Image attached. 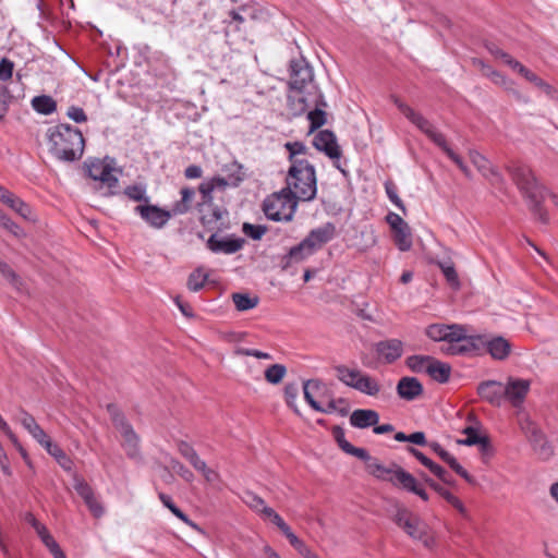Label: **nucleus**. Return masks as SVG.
<instances>
[{
	"mask_svg": "<svg viewBox=\"0 0 558 558\" xmlns=\"http://www.w3.org/2000/svg\"><path fill=\"white\" fill-rule=\"evenodd\" d=\"M392 234L395 244L400 251L407 252L412 247V234L408 223H405V226L395 229L392 231Z\"/></svg>",
	"mask_w": 558,
	"mask_h": 558,
	"instance_id": "nucleus-36",
	"label": "nucleus"
},
{
	"mask_svg": "<svg viewBox=\"0 0 558 558\" xmlns=\"http://www.w3.org/2000/svg\"><path fill=\"white\" fill-rule=\"evenodd\" d=\"M17 421L33 436V438L36 441H38L44 448L47 446L48 442H51L50 437L37 424L34 416H32L27 412L21 411L17 416Z\"/></svg>",
	"mask_w": 558,
	"mask_h": 558,
	"instance_id": "nucleus-23",
	"label": "nucleus"
},
{
	"mask_svg": "<svg viewBox=\"0 0 558 558\" xmlns=\"http://www.w3.org/2000/svg\"><path fill=\"white\" fill-rule=\"evenodd\" d=\"M327 107L322 94L316 90V131L328 122V114L324 110Z\"/></svg>",
	"mask_w": 558,
	"mask_h": 558,
	"instance_id": "nucleus-48",
	"label": "nucleus"
},
{
	"mask_svg": "<svg viewBox=\"0 0 558 558\" xmlns=\"http://www.w3.org/2000/svg\"><path fill=\"white\" fill-rule=\"evenodd\" d=\"M73 487L82 497L87 508L95 518H100L105 513L102 505L95 497V493L89 484L77 474L73 475Z\"/></svg>",
	"mask_w": 558,
	"mask_h": 558,
	"instance_id": "nucleus-12",
	"label": "nucleus"
},
{
	"mask_svg": "<svg viewBox=\"0 0 558 558\" xmlns=\"http://www.w3.org/2000/svg\"><path fill=\"white\" fill-rule=\"evenodd\" d=\"M124 194L132 201L135 202H148L146 196V189L142 185H130L125 187Z\"/></svg>",
	"mask_w": 558,
	"mask_h": 558,
	"instance_id": "nucleus-53",
	"label": "nucleus"
},
{
	"mask_svg": "<svg viewBox=\"0 0 558 558\" xmlns=\"http://www.w3.org/2000/svg\"><path fill=\"white\" fill-rule=\"evenodd\" d=\"M472 163L477 170L487 178L494 185L504 183V178L497 169H495L490 161L476 150H470L469 153Z\"/></svg>",
	"mask_w": 558,
	"mask_h": 558,
	"instance_id": "nucleus-21",
	"label": "nucleus"
},
{
	"mask_svg": "<svg viewBox=\"0 0 558 558\" xmlns=\"http://www.w3.org/2000/svg\"><path fill=\"white\" fill-rule=\"evenodd\" d=\"M314 254V230L310 231L306 238L298 245L291 247L284 256L281 257L280 266L283 270L289 269L295 264L303 263Z\"/></svg>",
	"mask_w": 558,
	"mask_h": 558,
	"instance_id": "nucleus-10",
	"label": "nucleus"
},
{
	"mask_svg": "<svg viewBox=\"0 0 558 558\" xmlns=\"http://www.w3.org/2000/svg\"><path fill=\"white\" fill-rule=\"evenodd\" d=\"M312 80V69L305 64L303 59L290 62V86L292 89L303 92Z\"/></svg>",
	"mask_w": 558,
	"mask_h": 558,
	"instance_id": "nucleus-14",
	"label": "nucleus"
},
{
	"mask_svg": "<svg viewBox=\"0 0 558 558\" xmlns=\"http://www.w3.org/2000/svg\"><path fill=\"white\" fill-rule=\"evenodd\" d=\"M316 411H323L327 413L338 412L341 416H345L348 414V408L345 405V401L343 399L331 400L328 402L327 408L323 409L316 402Z\"/></svg>",
	"mask_w": 558,
	"mask_h": 558,
	"instance_id": "nucleus-51",
	"label": "nucleus"
},
{
	"mask_svg": "<svg viewBox=\"0 0 558 558\" xmlns=\"http://www.w3.org/2000/svg\"><path fill=\"white\" fill-rule=\"evenodd\" d=\"M170 464L172 470L179 474L184 481L192 482L194 480V474L190 471L183 463H181L177 459H171Z\"/></svg>",
	"mask_w": 558,
	"mask_h": 558,
	"instance_id": "nucleus-58",
	"label": "nucleus"
},
{
	"mask_svg": "<svg viewBox=\"0 0 558 558\" xmlns=\"http://www.w3.org/2000/svg\"><path fill=\"white\" fill-rule=\"evenodd\" d=\"M134 210L155 229L163 228L173 215L171 210H165L157 205H138Z\"/></svg>",
	"mask_w": 558,
	"mask_h": 558,
	"instance_id": "nucleus-13",
	"label": "nucleus"
},
{
	"mask_svg": "<svg viewBox=\"0 0 558 558\" xmlns=\"http://www.w3.org/2000/svg\"><path fill=\"white\" fill-rule=\"evenodd\" d=\"M440 148L444 150V153L459 167V169L466 175L470 177L471 171L468 168V166L464 163L462 158L457 155L447 144L445 143V146H440Z\"/></svg>",
	"mask_w": 558,
	"mask_h": 558,
	"instance_id": "nucleus-54",
	"label": "nucleus"
},
{
	"mask_svg": "<svg viewBox=\"0 0 558 558\" xmlns=\"http://www.w3.org/2000/svg\"><path fill=\"white\" fill-rule=\"evenodd\" d=\"M432 360L433 356L429 355H410L405 359V365L413 373L427 374L428 365H430Z\"/></svg>",
	"mask_w": 558,
	"mask_h": 558,
	"instance_id": "nucleus-37",
	"label": "nucleus"
},
{
	"mask_svg": "<svg viewBox=\"0 0 558 558\" xmlns=\"http://www.w3.org/2000/svg\"><path fill=\"white\" fill-rule=\"evenodd\" d=\"M233 303L238 311L244 312L257 306L259 299L257 296H250L245 293H233Z\"/></svg>",
	"mask_w": 558,
	"mask_h": 558,
	"instance_id": "nucleus-42",
	"label": "nucleus"
},
{
	"mask_svg": "<svg viewBox=\"0 0 558 558\" xmlns=\"http://www.w3.org/2000/svg\"><path fill=\"white\" fill-rule=\"evenodd\" d=\"M397 395L405 401H413L421 397L424 392L423 385L415 377H402L396 387Z\"/></svg>",
	"mask_w": 558,
	"mask_h": 558,
	"instance_id": "nucleus-22",
	"label": "nucleus"
},
{
	"mask_svg": "<svg viewBox=\"0 0 558 558\" xmlns=\"http://www.w3.org/2000/svg\"><path fill=\"white\" fill-rule=\"evenodd\" d=\"M365 462L367 472L380 481L390 482L392 485L400 487L399 480H397L399 472L404 471L401 466L392 464L391 466H385L378 459L373 458L368 453V458L361 459Z\"/></svg>",
	"mask_w": 558,
	"mask_h": 558,
	"instance_id": "nucleus-11",
	"label": "nucleus"
},
{
	"mask_svg": "<svg viewBox=\"0 0 558 558\" xmlns=\"http://www.w3.org/2000/svg\"><path fill=\"white\" fill-rule=\"evenodd\" d=\"M359 379L360 380L353 385V389L369 397H376L381 391V386L378 380L369 374L362 373Z\"/></svg>",
	"mask_w": 558,
	"mask_h": 558,
	"instance_id": "nucleus-29",
	"label": "nucleus"
},
{
	"mask_svg": "<svg viewBox=\"0 0 558 558\" xmlns=\"http://www.w3.org/2000/svg\"><path fill=\"white\" fill-rule=\"evenodd\" d=\"M243 232L253 240H259L267 232V228L262 225L243 223Z\"/></svg>",
	"mask_w": 558,
	"mask_h": 558,
	"instance_id": "nucleus-57",
	"label": "nucleus"
},
{
	"mask_svg": "<svg viewBox=\"0 0 558 558\" xmlns=\"http://www.w3.org/2000/svg\"><path fill=\"white\" fill-rule=\"evenodd\" d=\"M107 411L113 426L121 435V447L125 451L126 457L135 462H143V454L140 445L141 438L134 430L133 426L116 404H107Z\"/></svg>",
	"mask_w": 558,
	"mask_h": 558,
	"instance_id": "nucleus-4",
	"label": "nucleus"
},
{
	"mask_svg": "<svg viewBox=\"0 0 558 558\" xmlns=\"http://www.w3.org/2000/svg\"><path fill=\"white\" fill-rule=\"evenodd\" d=\"M337 378L345 386L353 388V385L357 383L362 375V371L359 368H350L345 365H338L335 367Z\"/></svg>",
	"mask_w": 558,
	"mask_h": 558,
	"instance_id": "nucleus-33",
	"label": "nucleus"
},
{
	"mask_svg": "<svg viewBox=\"0 0 558 558\" xmlns=\"http://www.w3.org/2000/svg\"><path fill=\"white\" fill-rule=\"evenodd\" d=\"M463 434L466 435L464 439H459L458 444L463 446L480 445L482 451L489 449V441L486 437L480 436L475 428L468 426L463 429Z\"/></svg>",
	"mask_w": 558,
	"mask_h": 558,
	"instance_id": "nucleus-35",
	"label": "nucleus"
},
{
	"mask_svg": "<svg viewBox=\"0 0 558 558\" xmlns=\"http://www.w3.org/2000/svg\"><path fill=\"white\" fill-rule=\"evenodd\" d=\"M392 521L411 538L422 542L425 547L433 545L434 539L429 535L428 525L417 514L404 506H396Z\"/></svg>",
	"mask_w": 558,
	"mask_h": 558,
	"instance_id": "nucleus-5",
	"label": "nucleus"
},
{
	"mask_svg": "<svg viewBox=\"0 0 558 558\" xmlns=\"http://www.w3.org/2000/svg\"><path fill=\"white\" fill-rule=\"evenodd\" d=\"M244 240L241 238H219L216 233L207 240V247L214 253L233 254L242 248Z\"/></svg>",
	"mask_w": 558,
	"mask_h": 558,
	"instance_id": "nucleus-19",
	"label": "nucleus"
},
{
	"mask_svg": "<svg viewBox=\"0 0 558 558\" xmlns=\"http://www.w3.org/2000/svg\"><path fill=\"white\" fill-rule=\"evenodd\" d=\"M393 104L400 110V112L413 123L420 131L428 136V138L435 143L438 147L445 146L446 138L442 133L438 132L433 123L423 117L420 112H416L410 106L404 104L398 97H392Z\"/></svg>",
	"mask_w": 558,
	"mask_h": 558,
	"instance_id": "nucleus-8",
	"label": "nucleus"
},
{
	"mask_svg": "<svg viewBox=\"0 0 558 558\" xmlns=\"http://www.w3.org/2000/svg\"><path fill=\"white\" fill-rule=\"evenodd\" d=\"M397 480H399V484L402 489L417 495L424 501L428 500V494L411 473L400 471Z\"/></svg>",
	"mask_w": 558,
	"mask_h": 558,
	"instance_id": "nucleus-28",
	"label": "nucleus"
},
{
	"mask_svg": "<svg viewBox=\"0 0 558 558\" xmlns=\"http://www.w3.org/2000/svg\"><path fill=\"white\" fill-rule=\"evenodd\" d=\"M384 185H385V191H386V194H387V197L389 198V201L397 208H399L400 210L405 213V206H404L402 199L398 195L397 185L391 180H387Z\"/></svg>",
	"mask_w": 558,
	"mask_h": 558,
	"instance_id": "nucleus-49",
	"label": "nucleus"
},
{
	"mask_svg": "<svg viewBox=\"0 0 558 558\" xmlns=\"http://www.w3.org/2000/svg\"><path fill=\"white\" fill-rule=\"evenodd\" d=\"M450 330L447 331V344L453 342H461L471 336L466 335V328L462 325L451 324L449 325Z\"/></svg>",
	"mask_w": 558,
	"mask_h": 558,
	"instance_id": "nucleus-50",
	"label": "nucleus"
},
{
	"mask_svg": "<svg viewBox=\"0 0 558 558\" xmlns=\"http://www.w3.org/2000/svg\"><path fill=\"white\" fill-rule=\"evenodd\" d=\"M286 190H290L295 201L314 198V167L305 160H295L287 175Z\"/></svg>",
	"mask_w": 558,
	"mask_h": 558,
	"instance_id": "nucleus-3",
	"label": "nucleus"
},
{
	"mask_svg": "<svg viewBox=\"0 0 558 558\" xmlns=\"http://www.w3.org/2000/svg\"><path fill=\"white\" fill-rule=\"evenodd\" d=\"M284 147L289 151V158L292 165L293 161L299 160L296 156L304 154L305 151V146L300 142H288Z\"/></svg>",
	"mask_w": 558,
	"mask_h": 558,
	"instance_id": "nucleus-62",
	"label": "nucleus"
},
{
	"mask_svg": "<svg viewBox=\"0 0 558 558\" xmlns=\"http://www.w3.org/2000/svg\"><path fill=\"white\" fill-rule=\"evenodd\" d=\"M316 150L324 153L332 162V166L345 173L341 166L343 151L338 143L337 135L330 130L316 131Z\"/></svg>",
	"mask_w": 558,
	"mask_h": 558,
	"instance_id": "nucleus-9",
	"label": "nucleus"
},
{
	"mask_svg": "<svg viewBox=\"0 0 558 558\" xmlns=\"http://www.w3.org/2000/svg\"><path fill=\"white\" fill-rule=\"evenodd\" d=\"M287 374V367L283 364H272L265 372V379L271 385L280 384Z\"/></svg>",
	"mask_w": 558,
	"mask_h": 558,
	"instance_id": "nucleus-41",
	"label": "nucleus"
},
{
	"mask_svg": "<svg viewBox=\"0 0 558 558\" xmlns=\"http://www.w3.org/2000/svg\"><path fill=\"white\" fill-rule=\"evenodd\" d=\"M375 352L385 364H392L403 354V342L399 339H387L375 343Z\"/></svg>",
	"mask_w": 558,
	"mask_h": 558,
	"instance_id": "nucleus-15",
	"label": "nucleus"
},
{
	"mask_svg": "<svg viewBox=\"0 0 558 558\" xmlns=\"http://www.w3.org/2000/svg\"><path fill=\"white\" fill-rule=\"evenodd\" d=\"M14 63L8 58L0 61V81H8L12 77Z\"/></svg>",
	"mask_w": 558,
	"mask_h": 558,
	"instance_id": "nucleus-63",
	"label": "nucleus"
},
{
	"mask_svg": "<svg viewBox=\"0 0 558 558\" xmlns=\"http://www.w3.org/2000/svg\"><path fill=\"white\" fill-rule=\"evenodd\" d=\"M208 280V274H206L202 268L195 269L190 274L187 279V288L193 291H199Z\"/></svg>",
	"mask_w": 558,
	"mask_h": 558,
	"instance_id": "nucleus-45",
	"label": "nucleus"
},
{
	"mask_svg": "<svg viewBox=\"0 0 558 558\" xmlns=\"http://www.w3.org/2000/svg\"><path fill=\"white\" fill-rule=\"evenodd\" d=\"M507 171L519 192L526 201L530 210L542 222H548V215L543 209L547 196L546 187L537 180L533 170L521 162L513 161L507 166Z\"/></svg>",
	"mask_w": 558,
	"mask_h": 558,
	"instance_id": "nucleus-1",
	"label": "nucleus"
},
{
	"mask_svg": "<svg viewBox=\"0 0 558 558\" xmlns=\"http://www.w3.org/2000/svg\"><path fill=\"white\" fill-rule=\"evenodd\" d=\"M159 499L162 502V505L168 508L172 514H174L178 519H180L182 522H184L187 525L194 526L192 521L189 519V517L172 501L171 497L160 493Z\"/></svg>",
	"mask_w": 558,
	"mask_h": 558,
	"instance_id": "nucleus-44",
	"label": "nucleus"
},
{
	"mask_svg": "<svg viewBox=\"0 0 558 558\" xmlns=\"http://www.w3.org/2000/svg\"><path fill=\"white\" fill-rule=\"evenodd\" d=\"M0 201L24 219L33 220L31 206L10 191L5 190L4 193L0 195Z\"/></svg>",
	"mask_w": 558,
	"mask_h": 558,
	"instance_id": "nucleus-27",
	"label": "nucleus"
},
{
	"mask_svg": "<svg viewBox=\"0 0 558 558\" xmlns=\"http://www.w3.org/2000/svg\"><path fill=\"white\" fill-rule=\"evenodd\" d=\"M487 49L488 51L490 52V54H493L494 57L502 60L507 65H509L511 69H513L514 64L513 63H517L518 61L515 59H513L509 53H507L506 51L501 50L498 46H496L495 44H490L487 46Z\"/></svg>",
	"mask_w": 558,
	"mask_h": 558,
	"instance_id": "nucleus-56",
	"label": "nucleus"
},
{
	"mask_svg": "<svg viewBox=\"0 0 558 558\" xmlns=\"http://www.w3.org/2000/svg\"><path fill=\"white\" fill-rule=\"evenodd\" d=\"M423 478L430 488H433L437 494H439L448 504L456 508L460 513L465 512V507L458 497H456L453 494H451L448 489L442 487L434 480L426 476H424Z\"/></svg>",
	"mask_w": 558,
	"mask_h": 558,
	"instance_id": "nucleus-30",
	"label": "nucleus"
},
{
	"mask_svg": "<svg viewBox=\"0 0 558 558\" xmlns=\"http://www.w3.org/2000/svg\"><path fill=\"white\" fill-rule=\"evenodd\" d=\"M379 422V414L372 409H357L350 415V424L355 428H368Z\"/></svg>",
	"mask_w": 558,
	"mask_h": 558,
	"instance_id": "nucleus-25",
	"label": "nucleus"
},
{
	"mask_svg": "<svg viewBox=\"0 0 558 558\" xmlns=\"http://www.w3.org/2000/svg\"><path fill=\"white\" fill-rule=\"evenodd\" d=\"M450 330L449 325L433 324L426 328V336L434 341L447 342V331Z\"/></svg>",
	"mask_w": 558,
	"mask_h": 558,
	"instance_id": "nucleus-47",
	"label": "nucleus"
},
{
	"mask_svg": "<svg viewBox=\"0 0 558 558\" xmlns=\"http://www.w3.org/2000/svg\"><path fill=\"white\" fill-rule=\"evenodd\" d=\"M66 116L76 123H84L87 121V116L81 107L71 106L68 108Z\"/></svg>",
	"mask_w": 558,
	"mask_h": 558,
	"instance_id": "nucleus-64",
	"label": "nucleus"
},
{
	"mask_svg": "<svg viewBox=\"0 0 558 558\" xmlns=\"http://www.w3.org/2000/svg\"><path fill=\"white\" fill-rule=\"evenodd\" d=\"M195 191L192 187H183L181 190V199L175 202L171 208L174 216L186 214L193 205Z\"/></svg>",
	"mask_w": 558,
	"mask_h": 558,
	"instance_id": "nucleus-32",
	"label": "nucleus"
},
{
	"mask_svg": "<svg viewBox=\"0 0 558 558\" xmlns=\"http://www.w3.org/2000/svg\"><path fill=\"white\" fill-rule=\"evenodd\" d=\"M531 383L527 379L509 377L508 383L504 385L505 399H507L513 407H520L529 390Z\"/></svg>",
	"mask_w": 558,
	"mask_h": 558,
	"instance_id": "nucleus-17",
	"label": "nucleus"
},
{
	"mask_svg": "<svg viewBox=\"0 0 558 558\" xmlns=\"http://www.w3.org/2000/svg\"><path fill=\"white\" fill-rule=\"evenodd\" d=\"M47 452L52 456L57 462L60 464V466L65 471H71L73 462L72 460L66 456V453L56 444L48 442L45 447Z\"/></svg>",
	"mask_w": 558,
	"mask_h": 558,
	"instance_id": "nucleus-39",
	"label": "nucleus"
},
{
	"mask_svg": "<svg viewBox=\"0 0 558 558\" xmlns=\"http://www.w3.org/2000/svg\"><path fill=\"white\" fill-rule=\"evenodd\" d=\"M242 501L255 512L265 514V509L270 507L266 506L265 500L253 493L252 490H245L241 496Z\"/></svg>",
	"mask_w": 558,
	"mask_h": 558,
	"instance_id": "nucleus-40",
	"label": "nucleus"
},
{
	"mask_svg": "<svg viewBox=\"0 0 558 558\" xmlns=\"http://www.w3.org/2000/svg\"><path fill=\"white\" fill-rule=\"evenodd\" d=\"M0 225L16 238L24 236L23 229L4 214L0 216Z\"/></svg>",
	"mask_w": 558,
	"mask_h": 558,
	"instance_id": "nucleus-59",
	"label": "nucleus"
},
{
	"mask_svg": "<svg viewBox=\"0 0 558 558\" xmlns=\"http://www.w3.org/2000/svg\"><path fill=\"white\" fill-rule=\"evenodd\" d=\"M332 436L339 448L347 454L353 456L357 459L368 458V451L364 448L354 447L345 439L344 429L340 426L332 428Z\"/></svg>",
	"mask_w": 558,
	"mask_h": 558,
	"instance_id": "nucleus-26",
	"label": "nucleus"
},
{
	"mask_svg": "<svg viewBox=\"0 0 558 558\" xmlns=\"http://www.w3.org/2000/svg\"><path fill=\"white\" fill-rule=\"evenodd\" d=\"M0 274L3 276L4 279L8 280V282L17 291L23 290V280L21 277L11 268V266L7 263H4L0 267Z\"/></svg>",
	"mask_w": 558,
	"mask_h": 558,
	"instance_id": "nucleus-46",
	"label": "nucleus"
},
{
	"mask_svg": "<svg viewBox=\"0 0 558 558\" xmlns=\"http://www.w3.org/2000/svg\"><path fill=\"white\" fill-rule=\"evenodd\" d=\"M178 451L194 469L202 464V459L189 442L180 440L178 442Z\"/></svg>",
	"mask_w": 558,
	"mask_h": 558,
	"instance_id": "nucleus-43",
	"label": "nucleus"
},
{
	"mask_svg": "<svg viewBox=\"0 0 558 558\" xmlns=\"http://www.w3.org/2000/svg\"><path fill=\"white\" fill-rule=\"evenodd\" d=\"M112 160L106 159H90L85 162L87 174L90 179L100 183V189L106 187L102 193L104 196H111L116 194L118 186V177L113 173Z\"/></svg>",
	"mask_w": 558,
	"mask_h": 558,
	"instance_id": "nucleus-7",
	"label": "nucleus"
},
{
	"mask_svg": "<svg viewBox=\"0 0 558 558\" xmlns=\"http://www.w3.org/2000/svg\"><path fill=\"white\" fill-rule=\"evenodd\" d=\"M429 447L432 450L439 456V458L446 462L458 475L464 478L468 483L473 484L474 477L457 461V459L446 451L438 442H430Z\"/></svg>",
	"mask_w": 558,
	"mask_h": 558,
	"instance_id": "nucleus-24",
	"label": "nucleus"
},
{
	"mask_svg": "<svg viewBox=\"0 0 558 558\" xmlns=\"http://www.w3.org/2000/svg\"><path fill=\"white\" fill-rule=\"evenodd\" d=\"M477 393L492 405L499 407L505 399L504 384L497 380L482 381L477 387Z\"/></svg>",
	"mask_w": 558,
	"mask_h": 558,
	"instance_id": "nucleus-20",
	"label": "nucleus"
},
{
	"mask_svg": "<svg viewBox=\"0 0 558 558\" xmlns=\"http://www.w3.org/2000/svg\"><path fill=\"white\" fill-rule=\"evenodd\" d=\"M296 201L290 190L282 189L267 196L263 202L265 216L272 221H290L295 213Z\"/></svg>",
	"mask_w": 558,
	"mask_h": 558,
	"instance_id": "nucleus-6",
	"label": "nucleus"
},
{
	"mask_svg": "<svg viewBox=\"0 0 558 558\" xmlns=\"http://www.w3.org/2000/svg\"><path fill=\"white\" fill-rule=\"evenodd\" d=\"M300 391L296 383H288L284 387V399L287 404L294 410L295 413L301 414L298 407L294 403L295 398Z\"/></svg>",
	"mask_w": 558,
	"mask_h": 558,
	"instance_id": "nucleus-52",
	"label": "nucleus"
},
{
	"mask_svg": "<svg viewBox=\"0 0 558 558\" xmlns=\"http://www.w3.org/2000/svg\"><path fill=\"white\" fill-rule=\"evenodd\" d=\"M49 153L58 160L72 162L82 158L85 141L82 132L65 123L51 126L47 131Z\"/></svg>",
	"mask_w": 558,
	"mask_h": 558,
	"instance_id": "nucleus-2",
	"label": "nucleus"
},
{
	"mask_svg": "<svg viewBox=\"0 0 558 558\" xmlns=\"http://www.w3.org/2000/svg\"><path fill=\"white\" fill-rule=\"evenodd\" d=\"M444 276L446 277L447 281L450 283L451 287L458 288L459 287V278L458 274L452 265L449 264H439Z\"/></svg>",
	"mask_w": 558,
	"mask_h": 558,
	"instance_id": "nucleus-61",
	"label": "nucleus"
},
{
	"mask_svg": "<svg viewBox=\"0 0 558 558\" xmlns=\"http://www.w3.org/2000/svg\"><path fill=\"white\" fill-rule=\"evenodd\" d=\"M451 374V366L448 363L441 362L433 357L430 365H428L427 375L440 383L445 384L449 380Z\"/></svg>",
	"mask_w": 558,
	"mask_h": 558,
	"instance_id": "nucleus-31",
	"label": "nucleus"
},
{
	"mask_svg": "<svg viewBox=\"0 0 558 558\" xmlns=\"http://www.w3.org/2000/svg\"><path fill=\"white\" fill-rule=\"evenodd\" d=\"M482 336L475 335L461 340V342L442 345L441 351L448 355L480 354L482 351Z\"/></svg>",
	"mask_w": 558,
	"mask_h": 558,
	"instance_id": "nucleus-16",
	"label": "nucleus"
},
{
	"mask_svg": "<svg viewBox=\"0 0 558 558\" xmlns=\"http://www.w3.org/2000/svg\"><path fill=\"white\" fill-rule=\"evenodd\" d=\"M529 429L526 433H530L529 438L530 441L534 445L535 448L539 447V453L546 459L551 454V449L544 439L542 432L532 423H527Z\"/></svg>",
	"mask_w": 558,
	"mask_h": 558,
	"instance_id": "nucleus-34",
	"label": "nucleus"
},
{
	"mask_svg": "<svg viewBox=\"0 0 558 558\" xmlns=\"http://www.w3.org/2000/svg\"><path fill=\"white\" fill-rule=\"evenodd\" d=\"M32 106L35 111L41 114H51L57 109V102L47 95L36 96L32 99Z\"/></svg>",
	"mask_w": 558,
	"mask_h": 558,
	"instance_id": "nucleus-38",
	"label": "nucleus"
},
{
	"mask_svg": "<svg viewBox=\"0 0 558 558\" xmlns=\"http://www.w3.org/2000/svg\"><path fill=\"white\" fill-rule=\"evenodd\" d=\"M482 336V350L486 349L487 352L494 360L504 361L506 360L511 352L510 342L501 336H495L492 338H487L484 335Z\"/></svg>",
	"mask_w": 558,
	"mask_h": 558,
	"instance_id": "nucleus-18",
	"label": "nucleus"
},
{
	"mask_svg": "<svg viewBox=\"0 0 558 558\" xmlns=\"http://www.w3.org/2000/svg\"><path fill=\"white\" fill-rule=\"evenodd\" d=\"M335 234V226L327 223L326 226L316 229V242L326 243L332 239Z\"/></svg>",
	"mask_w": 558,
	"mask_h": 558,
	"instance_id": "nucleus-60",
	"label": "nucleus"
},
{
	"mask_svg": "<svg viewBox=\"0 0 558 558\" xmlns=\"http://www.w3.org/2000/svg\"><path fill=\"white\" fill-rule=\"evenodd\" d=\"M428 470L434 475H436L442 483H445L447 485H454L456 481H454L453 476L447 470H445L442 466H440L439 464L434 462L428 468Z\"/></svg>",
	"mask_w": 558,
	"mask_h": 558,
	"instance_id": "nucleus-55",
	"label": "nucleus"
}]
</instances>
